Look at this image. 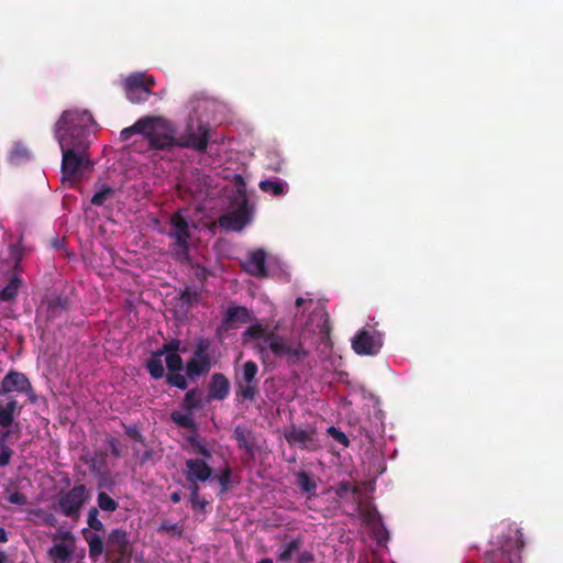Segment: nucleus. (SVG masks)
I'll list each match as a JSON object with an SVG mask.
<instances>
[{
    "label": "nucleus",
    "instance_id": "46",
    "mask_svg": "<svg viewBox=\"0 0 563 563\" xmlns=\"http://www.w3.org/2000/svg\"><path fill=\"white\" fill-rule=\"evenodd\" d=\"M13 455V450L8 445L3 444L0 451V467H4L9 465L11 457Z\"/></svg>",
    "mask_w": 563,
    "mask_h": 563
},
{
    "label": "nucleus",
    "instance_id": "23",
    "mask_svg": "<svg viewBox=\"0 0 563 563\" xmlns=\"http://www.w3.org/2000/svg\"><path fill=\"white\" fill-rule=\"evenodd\" d=\"M82 534H84L85 540L88 543L90 558L96 560L104 551V544H103L102 538L99 534H97L90 530H84Z\"/></svg>",
    "mask_w": 563,
    "mask_h": 563
},
{
    "label": "nucleus",
    "instance_id": "6",
    "mask_svg": "<svg viewBox=\"0 0 563 563\" xmlns=\"http://www.w3.org/2000/svg\"><path fill=\"white\" fill-rule=\"evenodd\" d=\"M88 498L89 490L87 487L84 484H78L59 495L55 509L65 517L77 519Z\"/></svg>",
    "mask_w": 563,
    "mask_h": 563
},
{
    "label": "nucleus",
    "instance_id": "26",
    "mask_svg": "<svg viewBox=\"0 0 563 563\" xmlns=\"http://www.w3.org/2000/svg\"><path fill=\"white\" fill-rule=\"evenodd\" d=\"M162 357V353L155 351L146 362V368L154 379H159L166 376Z\"/></svg>",
    "mask_w": 563,
    "mask_h": 563
},
{
    "label": "nucleus",
    "instance_id": "37",
    "mask_svg": "<svg viewBox=\"0 0 563 563\" xmlns=\"http://www.w3.org/2000/svg\"><path fill=\"white\" fill-rule=\"evenodd\" d=\"M190 489V503L191 507L195 510H205L208 501L205 498H201L199 495V486L198 484L189 485Z\"/></svg>",
    "mask_w": 563,
    "mask_h": 563
},
{
    "label": "nucleus",
    "instance_id": "30",
    "mask_svg": "<svg viewBox=\"0 0 563 563\" xmlns=\"http://www.w3.org/2000/svg\"><path fill=\"white\" fill-rule=\"evenodd\" d=\"M258 187L263 192L278 197L285 194L287 184L278 179H265L260 181Z\"/></svg>",
    "mask_w": 563,
    "mask_h": 563
},
{
    "label": "nucleus",
    "instance_id": "49",
    "mask_svg": "<svg viewBox=\"0 0 563 563\" xmlns=\"http://www.w3.org/2000/svg\"><path fill=\"white\" fill-rule=\"evenodd\" d=\"M27 158V152L22 146H15L12 152L10 159L15 163H20L22 159Z\"/></svg>",
    "mask_w": 563,
    "mask_h": 563
},
{
    "label": "nucleus",
    "instance_id": "11",
    "mask_svg": "<svg viewBox=\"0 0 563 563\" xmlns=\"http://www.w3.org/2000/svg\"><path fill=\"white\" fill-rule=\"evenodd\" d=\"M382 346V335L374 329L363 328L352 339V349L358 355H376Z\"/></svg>",
    "mask_w": 563,
    "mask_h": 563
},
{
    "label": "nucleus",
    "instance_id": "42",
    "mask_svg": "<svg viewBox=\"0 0 563 563\" xmlns=\"http://www.w3.org/2000/svg\"><path fill=\"white\" fill-rule=\"evenodd\" d=\"M98 509L92 507L89 509L88 511V519H87V522H88V526L90 529L95 530V531H102L103 530V523L101 522V520L98 518Z\"/></svg>",
    "mask_w": 563,
    "mask_h": 563
},
{
    "label": "nucleus",
    "instance_id": "63",
    "mask_svg": "<svg viewBox=\"0 0 563 563\" xmlns=\"http://www.w3.org/2000/svg\"><path fill=\"white\" fill-rule=\"evenodd\" d=\"M305 302H306V300H305L303 298L298 297V298L296 299L295 305H296L297 307H301Z\"/></svg>",
    "mask_w": 563,
    "mask_h": 563
},
{
    "label": "nucleus",
    "instance_id": "29",
    "mask_svg": "<svg viewBox=\"0 0 563 563\" xmlns=\"http://www.w3.org/2000/svg\"><path fill=\"white\" fill-rule=\"evenodd\" d=\"M170 419L178 427L188 429L194 432L197 430V426H196L195 419L192 417V412H189V411L181 412V411L175 410L170 413Z\"/></svg>",
    "mask_w": 563,
    "mask_h": 563
},
{
    "label": "nucleus",
    "instance_id": "62",
    "mask_svg": "<svg viewBox=\"0 0 563 563\" xmlns=\"http://www.w3.org/2000/svg\"><path fill=\"white\" fill-rule=\"evenodd\" d=\"M322 332H325V334L329 335L330 327H329V320L328 319L324 320Z\"/></svg>",
    "mask_w": 563,
    "mask_h": 563
},
{
    "label": "nucleus",
    "instance_id": "35",
    "mask_svg": "<svg viewBox=\"0 0 563 563\" xmlns=\"http://www.w3.org/2000/svg\"><path fill=\"white\" fill-rule=\"evenodd\" d=\"M97 504L101 510L108 512H113L119 507V504L104 492L98 494Z\"/></svg>",
    "mask_w": 563,
    "mask_h": 563
},
{
    "label": "nucleus",
    "instance_id": "32",
    "mask_svg": "<svg viewBox=\"0 0 563 563\" xmlns=\"http://www.w3.org/2000/svg\"><path fill=\"white\" fill-rule=\"evenodd\" d=\"M150 122L151 121L148 118H142L137 120L133 125L124 128L120 133L121 141L125 142L135 134H141L143 136V131L146 129V125Z\"/></svg>",
    "mask_w": 563,
    "mask_h": 563
},
{
    "label": "nucleus",
    "instance_id": "21",
    "mask_svg": "<svg viewBox=\"0 0 563 563\" xmlns=\"http://www.w3.org/2000/svg\"><path fill=\"white\" fill-rule=\"evenodd\" d=\"M46 305L48 319H55L69 309V300L63 296H52L47 298Z\"/></svg>",
    "mask_w": 563,
    "mask_h": 563
},
{
    "label": "nucleus",
    "instance_id": "56",
    "mask_svg": "<svg viewBox=\"0 0 563 563\" xmlns=\"http://www.w3.org/2000/svg\"><path fill=\"white\" fill-rule=\"evenodd\" d=\"M9 538H8V532L4 528L0 527V543H5L8 542Z\"/></svg>",
    "mask_w": 563,
    "mask_h": 563
},
{
    "label": "nucleus",
    "instance_id": "3",
    "mask_svg": "<svg viewBox=\"0 0 563 563\" xmlns=\"http://www.w3.org/2000/svg\"><path fill=\"white\" fill-rule=\"evenodd\" d=\"M150 123L143 131V139L148 142L150 150L169 151L175 146H187L186 143H179L176 139L175 128L166 120L147 117Z\"/></svg>",
    "mask_w": 563,
    "mask_h": 563
},
{
    "label": "nucleus",
    "instance_id": "2",
    "mask_svg": "<svg viewBox=\"0 0 563 563\" xmlns=\"http://www.w3.org/2000/svg\"><path fill=\"white\" fill-rule=\"evenodd\" d=\"M218 178L227 181L225 185L213 184V189L220 187L227 199L228 212L218 219L219 225L233 232H241L252 222L254 208L250 205L246 184L243 176L231 167H222L216 173Z\"/></svg>",
    "mask_w": 563,
    "mask_h": 563
},
{
    "label": "nucleus",
    "instance_id": "4",
    "mask_svg": "<svg viewBox=\"0 0 563 563\" xmlns=\"http://www.w3.org/2000/svg\"><path fill=\"white\" fill-rule=\"evenodd\" d=\"M169 225L170 229L167 235L174 240L169 244L170 254L177 262H187L189 260V240L191 236L189 223L181 213L176 212L170 217Z\"/></svg>",
    "mask_w": 563,
    "mask_h": 563
},
{
    "label": "nucleus",
    "instance_id": "39",
    "mask_svg": "<svg viewBox=\"0 0 563 563\" xmlns=\"http://www.w3.org/2000/svg\"><path fill=\"white\" fill-rule=\"evenodd\" d=\"M162 355H168V353H186L187 349L185 346H181V342L177 339H173L167 343H164L161 349L157 350Z\"/></svg>",
    "mask_w": 563,
    "mask_h": 563
},
{
    "label": "nucleus",
    "instance_id": "57",
    "mask_svg": "<svg viewBox=\"0 0 563 563\" xmlns=\"http://www.w3.org/2000/svg\"><path fill=\"white\" fill-rule=\"evenodd\" d=\"M131 558H123L120 555H117V558L113 560L112 563H129Z\"/></svg>",
    "mask_w": 563,
    "mask_h": 563
},
{
    "label": "nucleus",
    "instance_id": "64",
    "mask_svg": "<svg viewBox=\"0 0 563 563\" xmlns=\"http://www.w3.org/2000/svg\"><path fill=\"white\" fill-rule=\"evenodd\" d=\"M257 563H273V560L269 558H265V559L260 560Z\"/></svg>",
    "mask_w": 563,
    "mask_h": 563
},
{
    "label": "nucleus",
    "instance_id": "24",
    "mask_svg": "<svg viewBox=\"0 0 563 563\" xmlns=\"http://www.w3.org/2000/svg\"><path fill=\"white\" fill-rule=\"evenodd\" d=\"M295 484L302 493L314 495L317 490V483L309 472L299 471L295 474Z\"/></svg>",
    "mask_w": 563,
    "mask_h": 563
},
{
    "label": "nucleus",
    "instance_id": "27",
    "mask_svg": "<svg viewBox=\"0 0 563 563\" xmlns=\"http://www.w3.org/2000/svg\"><path fill=\"white\" fill-rule=\"evenodd\" d=\"M302 544L300 538L292 539L286 544H283L277 552V560L279 562L287 563L292 559L295 552L299 550Z\"/></svg>",
    "mask_w": 563,
    "mask_h": 563
},
{
    "label": "nucleus",
    "instance_id": "60",
    "mask_svg": "<svg viewBox=\"0 0 563 563\" xmlns=\"http://www.w3.org/2000/svg\"><path fill=\"white\" fill-rule=\"evenodd\" d=\"M198 452L201 453L205 456H209L210 455L209 451L205 446L199 445V444H198Z\"/></svg>",
    "mask_w": 563,
    "mask_h": 563
},
{
    "label": "nucleus",
    "instance_id": "15",
    "mask_svg": "<svg viewBox=\"0 0 563 563\" xmlns=\"http://www.w3.org/2000/svg\"><path fill=\"white\" fill-rule=\"evenodd\" d=\"M244 271L251 276L264 278L267 276L266 252L263 249L251 251L243 264Z\"/></svg>",
    "mask_w": 563,
    "mask_h": 563
},
{
    "label": "nucleus",
    "instance_id": "20",
    "mask_svg": "<svg viewBox=\"0 0 563 563\" xmlns=\"http://www.w3.org/2000/svg\"><path fill=\"white\" fill-rule=\"evenodd\" d=\"M23 406L19 405L18 400L9 397L5 405H0V427L9 428L14 418L20 416Z\"/></svg>",
    "mask_w": 563,
    "mask_h": 563
},
{
    "label": "nucleus",
    "instance_id": "9",
    "mask_svg": "<svg viewBox=\"0 0 563 563\" xmlns=\"http://www.w3.org/2000/svg\"><path fill=\"white\" fill-rule=\"evenodd\" d=\"M284 438L290 446L300 450L316 452L321 448L316 428L302 429L292 424L285 430Z\"/></svg>",
    "mask_w": 563,
    "mask_h": 563
},
{
    "label": "nucleus",
    "instance_id": "41",
    "mask_svg": "<svg viewBox=\"0 0 563 563\" xmlns=\"http://www.w3.org/2000/svg\"><path fill=\"white\" fill-rule=\"evenodd\" d=\"M268 334L265 333V329L263 328V325L261 323L252 324L243 333L244 340L246 338H250V339H261V338H264V340L266 341V336Z\"/></svg>",
    "mask_w": 563,
    "mask_h": 563
},
{
    "label": "nucleus",
    "instance_id": "16",
    "mask_svg": "<svg viewBox=\"0 0 563 563\" xmlns=\"http://www.w3.org/2000/svg\"><path fill=\"white\" fill-rule=\"evenodd\" d=\"M108 551L123 558L132 556L128 533L123 529H113L108 537Z\"/></svg>",
    "mask_w": 563,
    "mask_h": 563
},
{
    "label": "nucleus",
    "instance_id": "18",
    "mask_svg": "<svg viewBox=\"0 0 563 563\" xmlns=\"http://www.w3.org/2000/svg\"><path fill=\"white\" fill-rule=\"evenodd\" d=\"M233 439L238 442L240 449L245 450L250 457L254 456L256 438L252 430L245 426H236L233 430Z\"/></svg>",
    "mask_w": 563,
    "mask_h": 563
},
{
    "label": "nucleus",
    "instance_id": "43",
    "mask_svg": "<svg viewBox=\"0 0 563 563\" xmlns=\"http://www.w3.org/2000/svg\"><path fill=\"white\" fill-rule=\"evenodd\" d=\"M158 531L166 532L172 536L180 537L183 534V526H180L179 523H170L168 521H164L161 525Z\"/></svg>",
    "mask_w": 563,
    "mask_h": 563
},
{
    "label": "nucleus",
    "instance_id": "36",
    "mask_svg": "<svg viewBox=\"0 0 563 563\" xmlns=\"http://www.w3.org/2000/svg\"><path fill=\"white\" fill-rule=\"evenodd\" d=\"M258 372V366L254 361H247L243 365L242 372V380L243 383H253L257 384L256 375Z\"/></svg>",
    "mask_w": 563,
    "mask_h": 563
},
{
    "label": "nucleus",
    "instance_id": "7",
    "mask_svg": "<svg viewBox=\"0 0 563 563\" xmlns=\"http://www.w3.org/2000/svg\"><path fill=\"white\" fill-rule=\"evenodd\" d=\"M266 342L275 356L286 357L290 365L299 364L309 355L301 343L292 344L275 333H268Z\"/></svg>",
    "mask_w": 563,
    "mask_h": 563
},
{
    "label": "nucleus",
    "instance_id": "47",
    "mask_svg": "<svg viewBox=\"0 0 563 563\" xmlns=\"http://www.w3.org/2000/svg\"><path fill=\"white\" fill-rule=\"evenodd\" d=\"M8 501L18 506H24L27 504V497L21 492H14L9 495Z\"/></svg>",
    "mask_w": 563,
    "mask_h": 563
},
{
    "label": "nucleus",
    "instance_id": "17",
    "mask_svg": "<svg viewBox=\"0 0 563 563\" xmlns=\"http://www.w3.org/2000/svg\"><path fill=\"white\" fill-rule=\"evenodd\" d=\"M186 479L189 485L206 482L211 476V467L201 459H190L186 462Z\"/></svg>",
    "mask_w": 563,
    "mask_h": 563
},
{
    "label": "nucleus",
    "instance_id": "61",
    "mask_svg": "<svg viewBox=\"0 0 563 563\" xmlns=\"http://www.w3.org/2000/svg\"><path fill=\"white\" fill-rule=\"evenodd\" d=\"M11 434V431L10 430H7L4 432L1 433V441L4 443L7 441V439L10 437Z\"/></svg>",
    "mask_w": 563,
    "mask_h": 563
},
{
    "label": "nucleus",
    "instance_id": "51",
    "mask_svg": "<svg viewBox=\"0 0 563 563\" xmlns=\"http://www.w3.org/2000/svg\"><path fill=\"white\" fill-rule=\"evenodd\" d=\"M314 555L310 551H302L297 556V563H313Z\"/></svg>",
    "mask_w": 563,
    "mask_h": 563
},
{
    "label": "nucleus",
    "instance_id": "40",
    "mask_svg": "<svg viewBox=\"0 0 563 563\" xmlns=\"http://www.w3.org/2000/svg\"><path fill=\"white\" fill-rule=\"evenodd\" d=\"M106 467V454L101 453L100 455L96 454L95 457L91 459L89 464V470L95 476H101L104 473Z\"/></svg>",
    "mask_w": 563,
    "mask_h": 563
},
{
    "label": "nucleus",
    "instance_id": "10",
    "mask_svg": "<svg viewBox=\"0 0 563 563\" xmlns=\"http://www.w3.org/2000/svg\"><path fill=\"white\" fill-rule=\"evenodd\" d=\"M154 79L145 78L142 74H134L124 80V91L126 98L132 103H141L146 101L152 95Z\"/></svg>",
    "mask_w": 563,
    "mask_h": 563
},
{
    "label": "nucleus",
    "instance_id": "44",
    "mask_svg": "<svg viewBox=\"0 0 563 563\" xmlns=\"http://www.w3.org/2000/svg\"><path fill=\"white\" fill-rule=\"evenodd\" d=\"M329 435H331L336 442L347 448L350 445V440L347 435L335 427H330L328 429Z\"/></svg>",
    "mask_w": 563,
    "mask_h": 563
},
{
    "label": "nucleus",
    "instance_id": "14",
    "mask_svg": "<svg viewBox=\"0 0 563 563\" xmlns=\"http://www.w3.org/2000/svg\"><path fill=\"white\" fill-rule=\"evenodd\" d=\"M12 391H31V383L23 373L9 371L7 375L2 378L0 384V396L8 395Z\"/></svg>",
    "mask_w": 563,
    "mask_h": 563
},
{
    "label": "nucleus",
    "instance_id": "33",
    "mask_svg": "<svg viewBox=\"0 0 563 563\" xmlns=\"http://www.w3.org/2000/svg\"><path fill=\"white\" fill-rule=\"evenodd\" d=\"M257 393V384L253 383H238L235 398L238 401L250 400L253 401Z\"/></svg>",
    "mask_w": 563,
    "mask_h": 563
},
{
    "label": "nucleus",
    "instance_id": "28",
    "mask_svg": "<svg viewBox=\"0 0 563 563\" xmlns=\"http://www.w3.org/2000/svg\"><path fill=\"white\" fill-rule=\"evenodd\" d=\"M213 482H218L221 487L219 494L228 492L231 487L238 484V481L233 478L229 466L221 470L218 474L213 472Z\"/></svg>",
    "mask_w": 563,
    "mask_h": 563
},
{
    "label": "nucleus",
    "instance_id": "48",
    "mask_svg": "<svg viewBox=\"0 0 563 563\" xmlns=\"http://www.w3.org/2000/svg\"><path fill=\"white\" fill-rule=\"evenodd\" d=\"M125 434L133 439L134 441H137L142 444H144L145 439L139 431V429L135 426H128L125 427Z\"/></svg>",
    "mask_w": 563,
    "mask_h": 563
},
{
    "label": "nucleus",
    "instance_id": "53",
    "mask_svg": "<svg viewBox=\"0 0 563 563\" xmlns=\"http://www.w3.org/2000/svg\"><path fill=\"white\" fill-rule=\"evenodd\" d=\"M352 490L354 494L358 493L357 487H352L350 483H342L339 487L338 494L341 495L343 492Z\"/></svg>",
    "mask_w": 563,
    "mask_h": 563
},
{
    "label": "nucleus",
    "instance_id": "19",
    "mask_svg": "<svg viewBox=\"0 0 563 563\" xmlns=\"http://www.w3.org/2000/svg\"><path fill=\"white\" fill-rule=\"evenodd\" d=\"M251 321V313L246 307L231 306L228 308L223 325L225 329L239 328L242 324Z\"/></svg>",
    "mask_w": 563,
    "mask_h": 563
},
{
    "label": "nucleus",
    "instance_id": "34",
    "mask_svg": "<svg viewBox=\"0 0 563 563\" xmlns=\"http://www.w3.org/2000/svg\"><path fill=\"white\" fill-rule=\"evenodd\" d=\"M115 194V190L109 185H102L100 190H98L91 198V203L93 206H103L104 202L112 198Z\"/></svg>",
    "mask_w": 563,
    "mask_h": 563
},
{
    "label": "nucleus",
    "instance_id": "8",
    "mask_svg": "<svg viewBox=\"0 0 563 563\" xmlns=\"http://www.w3.org/2000/svg\"><path fill=\"white\" fill-rule=\"evenodd\" d=\"M210 341L199 339L196 350L185 366V377L188 382H196L200 376L208 372L210 366V356L208 350Z\"/></svg>",
    "mask_w": 563,
    "mask_h": 563
},
{
    "label": "nucleus",
    "instance_id": "25",
    "mask_svg": "<svg viewBox=\"0 0 563 563\" xmlns=\"http://www.w3.org/2000/svg\"><path fill=\"white\" fill-rule=\"evenodd\" d=\"M229 393V379L223 374H213V399L223 400L228 397Z\"/></svg>",
    "mask_w": 563,
    "mask_h": 563
},
{
    "label": "nucleus",
    "instance_id": "13",
    "mask_svg": "<svg viewBox=\"0 0 563 563\" xmlns=\"http://www.w3.org/2000/svg\"><path fill=\"white\" fill-rule=\"evenodd\" d=\"M165 363L168 369L165 376L166 384L183 390L186 389L188 384L186 377L180 373L185 368L181 356L177 353H168L165 355Z\"/></svg>",
    "mask_w": 563,
    "mask_h": 563
},
{
    "label": "nucleus",
    "instance_id": "31",
    "mask_svg": "<svg viewBox=\"0 0 563 563\" xmlns=\"http://www.w3.org/2000/svg\"><path fill=\"white\" fill-rule=\"evenodd\" d=\"M202 405L201 393L198 389H190L186 393L183 401L181 408L185 411L192 412L196 409H199Z\"/></svg>",
    "mask_w": 563,
    "mask_h": 563
},
{
    "label": "nucleus",
    "instance_id": "1",
    "mask_svg": "<svg viewBox=\"0 0 563 563\" xmlns=\"http://www.w3.org/2000/svg\"><path fill=\"white\" fill-rule=\"evenodd\" d=\"M93 118L88 111H64L55 124V139L62 151L63 179H71L92 166L87 140Z\"/></svg>",
    "mask_w": 563,
    "mask_h": 563
},
{
    "label": "nucleus",
    "instance_id": "5",
    "mask_svg": "<svg viewBox=\"0 0 563 563\" xmlns=\"http://www.w3.org/2000/svg\"><path fill=\"white\" fill-rule=\"evenodd\" d=\"M516 537H505L499 540L498 547L484 554V563H521V551L525 542L517 531Z\"/></svg>",
    "mask_w": 563,
    "mask_h": 563
},
{
    "label": "nucleus",
    "instance_id": "50",
    "mask_svg": "<svg viewBox=\"0 0 563 563\" xmlns=\"http://www.w3.org/2000/svg\"><path fill=\"white\" fill-rule=\"evenodd\" d=\"M225 109H227V107H225V104H224V103L219 102V101H216V100L213 99V121H218V122H219V124H222L223 122L228 121V118H227V115H225V114H224L223 117H221V118H218V117L216 115V113H218V112H220V111H222V110H225Z\"/></svg>",
    "mask_w": 563,
    "mask_h": 563
},
{
    "label": "nucleus",
    "instance_id": "52",
    "mask_svg": "<svg viewBox=\"0 0 563 563\" xmlns=\"http://www.w3.org/2000/svg\"><path fill=\"white\" fill-rule=\"evenodd\" d=\"M197 298V294L196 292H191L189 290H185L183 294H181V299L188 303H191L194 300H196Z\"/></svg>",
    "mask_w": 563,
    "mask_h": 563
},
{
    "label": "nucleus",
    "instance_id": "54",
    "mask_svg": "<svg viewBox=\"0 0 563 563\" xmlns=\"http://www.w3.org/2000/svg\"><path fill=\"white\" fill-rule=\"evenodd\" d=\"M361 515L365 520L372 521L375 516V509H371V508L364 509Z\"/></svg>",
    "mask_w": 563,
    "mask_h": 563
},
{
    "label": "nucleus",
    "instance_id": "38",
    "mask_svg": "<svg viewBox=\"0 0 563 563\" xmlns=\"http://www.w3.org/2000/svg\"><path fill=\"white\" fill-rule=\"evenodd\" d=\"M9 256L14 261L13 271L20 273L22 271L21 262L23 258V250L19 244H11L9 246Z\"/></svg>",
    "mask_w": 563,
    "mask_h": 563
},
{
    "label": "nucleus",
    "instance_id": "58",
    "mask_svg": "<svg viewBox=\"0 0 563 563\" xmlns=\"http://www.w3.org/2000/svg\"><path fill=\"white\" fill-rule=\"evenodd\" d=\"M199 150L207 147V133H205L203 137L199 141L198 146Z\"/></svg>",
    "mask_w": 563,
    "mask_h": 563
},
{
    "label": "nucleus",
    "instance_id": "22",
    "mask_svg": "<svg viewBox=\"0 0 563 563\" xmlns=\"http://www.w3.org/2000/svg\"><path fill=\"white\" fill-rule=\"evenodd\" d=\"M20 273H14L10 277L8 284L0 290V300L8 302L12 301L18 297L19 289L23 285V279L19 275Z\"/></svg>",
    "mask_w": 563,
    "mask_h": 563
},
{
    "label": "nucleus",
    "instance_id": "55",
    "mask_svg": "<svg viewBox=\"0 0 563 563\" xmlns=\"http://www.w3.org/2000/svg\"><path fill=\"white\" fill-rule=\"evenodd\" d=\"M170 500L174 504H178L181 500V493L180 492H174L170 494Z\"/></svg>",
    "mask_w": 563,
    "mask_h": 563
},
{
    "label": "nucleus",
    "instance_id": "12",
    "mask_svg": "<svg viewBox=\"0 0 563 563\" xmlns=\"http://www.w3.org/2000/svg\"><path fill=\"white\" fill-rule=\"evenodd\" d=\"M54 545L48 549L47 555L53 563H68L75 548V539L68 531L57 533L53 538Z\"/></svg>",
    "mask_w": 563,
    "mask_h": 563
},
{
    "label": "nucleus",
    "instance_id": "45",
    "mask_svg": "<svg viewBox=\"0 0 563 563\" xmlns=\"http://www.w3.org/2000/svg\"><path fill=\"white\" fill-rule=\"evenodd\" d=\"M106 443L114 457H120L122 455V449L118 439H115L114 437H109L106 439Z\"/></svg>",
    "mask_w": 563,
    "mask_h": 563
},
{
    "label": "nucleus",
    "instance_id": "59",
    "mask_svg": "<svg viewBox=\"0 0 563 563\" xmlns=\"http://www.w3.org/2000/svg\"><path fill=\"white\" fill-rule=\"evenodd\" d=\"M25 394L27 395V397H29V399H30V401H31V402H35V400H36V395H35V393H34V390H33V387H32V386H31V391H30V393H25Z\"/></svg>",
    "mask_w": 563,
    "mask_h": 563
}]
</instances>
